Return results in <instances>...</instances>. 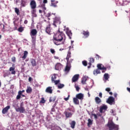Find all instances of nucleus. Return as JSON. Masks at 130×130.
I'll return each instance as SVG.
<instances>
[{"mask_svg": "<svg viewBox=\"0 0 130 130\" xmlns=\"http://www.w3.org/2000/svg\"><path fill=\"white\" fill-rule=\"evenodd\" d=\"M52 41L55 45H61V44H64V42L66 41V35L63 32H57L53 36Z\"/></svg>", "mask_w": 130, "mask_h": 130, "instance_id": "f257e3e1", "label": "nucleus"}, {"mask_svg": "<svg viewBox=\"0 0 130 130\" xmlns=\"http://www.w3.org/2000/svg\"><path fill=\"white\" fill-rule=\"evenodd\" d=\"M107 126L109 127V130L118 129V126L115 125L113 122H108Z\"/></svg>", "mask_w": 130, "mask_h": 130, "instance_id": "f03ea898", "label": "nucleus"}, {"mask_svg": "<svg viewBox=\"0 0 130 130\" xmlns=\"http://www.w3.org/2000/svg\"><path fill=\"white\" fill-rule=\"evenodd\" d=\"M16 4H20V6L22 7H26V4H27V0H16Z\"/></svg>", "mask_w": 130, "mask_h": 130, "instance_id": "7ed1b4c3", "label": "nucleus"}, {"mask_svg": "<svg viewBox=\"0 0 130 130\" xmlns=\"http://www.w3.org/2000/svg\"><path fill=\"white\" fill-rule=\"evenodd\" d=\"M23 106H24V104H23V103H21L20 104V108L16 109V111L17 112H20V113H24V112H25V108H24Z\"/></svg>", "mask_w": 130, "mask_h": 130, "instance_id": "20e7f679", "label": "nucleus"}, {"mask_svg": "<svg viewBox=\"0 0 130 130\" xmlns=\"http://www.w3.org/2000/svg\"><path fill=\"white\" fill-rule=\"evenodd\" d=\"M60 18L55 17L54 18V22H53V25L54 26H55L56 27V25H59L60 24Z\"/></svg>", "mask_w": 130, "mask_h": 130, "instance_id": "39448f33", "label": "nucleus"}, {"mask_svg": "<svg viewBox=\"0 0 130 130\" xmlns=\"http://www.w3.org/2000/svg\"><path fill=\"white\" fill-rule=\"evenodd\" d=\"M114 100V98L113 96H110L107 100V103H108V104H110V105H112V104H114L115 103Z\"/></svg>", "mask_w": 130, "mask_h": 130, "instance_id": "423d86ee", "label": "nucleus"}, {"mask_svg": "<svg viewBox=\"0 0 130 130\" xmlns=\"http://www.w3.org/2000/svg\"><path fill=\"white\" fill-rule=\"evenodd\" d=\"M51 25L50 23L48 24V25H47L45 29V31L47 32V34H49V35H51Z\"/></svg>", "mask_w": 130, "mask_h": 130, "instance_id": "0eeeda50", "label": "nucleus"}, {"mask_svg": "<svg viewBox=\"0 0 130 130\" xmlns=\"http://www.w3.org/2000/svg\"><path fill=\"white\" fill-rule=\"evenodd\" d=\"M79 77H80V75L79 74L75 75L72 79V82L75 83V82H77L78 80H79Z\"/></svg>", "mask_w": 130, "mask_h": 130, "instance_id": "6e6552de", "label": "nucleus"}, {"mask_svg": "<svg viewBox=\"0 0 130 130\" xmlns=\"http://www.w3.org/2000/svg\"><path fill=\"white\" fill-rule=\"evenodd\" d=\"M31 9H36V2L35 0H32L30 3Z\"/></svg>", "mask_w": 130, "mask_h": 130, "instance_id": "1a4fd4ad", "label": "nucleus"}, {"mask_svg": "<svg viewBox=\"0 0 130 130\" xmlns=\"http://www.w3.org/2000/svg\"><path fill=\"white\" fill-rule=\"evenodd\" d=\"M11 108V106H7L5 108H3L2 110L3 114H6V113H8V111H9V109Z\"/></svg>", "mask_w": 130, "mask_h": 130, "instance_id": "9d476101", "label": "nucleus"}, {"mask_svg": "<svg viewBox=\"0 0 130 130\" xmlns=\"http://www.w3.org/2000/svg\"><path fill=\"white\" fill-rule=\"evenodd\" d=\"M107 108H108V107L106 105H103L100 108V112L101 113H103V110L105 111L106 110H107Z\"/></svg>", "mask_w": 130, "mask_h": 130, "instance_id": "9b49d317", "label": "nucleus"}, {"mask_svg": "<svg viewBox=\"0 0 130 130\" xmlns=\"http://www.w3.org/2000/svg\"><path fill=\"white\" fill-rule=\"evenodd\" d=\"M82 34L84 36V38H88L90 36V32L88 30H83Z\"/></svg>", "mask_w": 130, "mask_h": 130, "instance_id": "f8f14e48", "label": "nucleus"}, {"mask_svg": "<svg viewBox=\"0 0 130 130\" xmlns=\"http://www.w3.org/2000/svg\"><path fill=\"white\" fill-rule=\"evenodd\" d=\"M53 90L52 89V87L49 86L45 89L46 93H48L49 94H52Z\"/></svg>", "mask_w": 130, "mask_h": 130, "instance_id": "ddd939ff", "label": "nucleus"}, {"mask_svg": "<svg viewBox=\"0 0 130 130\" xmlns=\"http://www.w3.org/2000/svg\"><path fill=\"white\" fill-rule=\"evenodd\" d=\"M64 114H65L66 118H70V117L73 116V113L72 112H69L67 111L64 112Z\"/></svg>", "mask_w": 130, "mask_h": 130, "instance_id": "4468645a", "label": "nucleus"}, {"mask_svg": "<svg viewBox=\"0 0 130 130\" xmlns=\"http://www.w3.org/2000/svg\"><path fill=\"white\" fill-rule=\"evenodd\" d=\"M46 16L48 18L49 20H50V18L53 19L55 17V13H49L46 14Z\"/></svg>", "mask_w": 130, "mask_h": 130, "instance_id": "2eb2a0df", "label": "nucleus"}, {"mask_svg": "<svg viewBox=\"0 0 130 130\" xmlns=\"http://www.w3.org/2000/svg\"><path fill=\"white\" fill-rule=\"evenodd\" d=\"M76 97L77 99H79V100H83V99H84V94L82 93H80L76 94Z\"/></svg>", "mask_w": 130, "mask_h": 130, "instance_id": "dca6fc26", "label": "nucleus"}, {"mask_svg": "<svg viewBox=\"0 0 130 130\" xmlns=\"http://www.w3.org/2000/svg\"><path fill=\"white\" fill-rule=\"evenodd\" d=\"M62 68V65L60 63H58L55 65V69L57 71H60Z\"/></svg>", "mask_w": 130, "mask_h": 130, "instance_id": "f3484780", "label": "nucleus"}, {"mask_svg": "<svg viewBox=\"0 0 130 130\" xmlns=\"http://www.w3.org/2000/svg\"><path fill=\"white\" fill-rule=\"evenodd\" d=\"M66 34L68 35V36L69 37L70 39H72V36H73V34L72 33V31L69 29H67L66 30Z\"/></svg>", "mask_w": 130, "mask_h": 130, "instance_id": "a211bd4d", "label": "nucleus"}, {"mask_svg": "<svg viewBox=\"0 0 130 130\" xmlns=\"http://www.w3.org/2000/svg\"><path fill=\"white\" fill-rule=\"evenodd\" d=\"M41 7L42 10H39V12L40 14L43 13V12H45V10H46V8H45V4H42L41 5Z\"/></svg>", "mask_w": 130, "mask_h": 130, "instance_id": "6ab92c4d", "label": "nucleus"}, {"mask_svg": "<svg viewBox=\"0 0 130 130\" xmlns=\"http://www.w3.org/2000/svg\"><path fill=\"white\" fill-rule=\"evenodd\" d=\"M31 36H36L37 35V30L36 29H32L30 31Z\"/></svg>", "mask_w": 130, "mask_h": 130, "instance_id": "aec40b11", "label": "nucleus"}, {"mask_svg": "<svg viewBox=\"0 0 130 130\" xmlns=\"http://www.w3.org/2000/svg\"><path fill=\"white\" fill-rule=\"evenodd\" d=\"M94 101L95 103H96V104H100V103L102 102V101L98 96H96L95 98Z\"/></svg>", "mask_w": 130, "mask_h": 130, "instance_id": "412c9836", "label": "nucleus"}, {"mask_svg": "<svg viewBox=\"0 0 130 130\" xmlns=\"http://www.w3.org/2000/svg\"><path fill=\"white\" fill-rule=\"evenodd\" d=\"M70 124L71 125V128H75V126H76V121L75 120H73L71 122H70Z\"/></svg>", "mask_w": 130, "mask_h": 130, "instance_id": "4be33fe9", "label": "nucleus"}, {"mask_svg": "<svg viewBox=\"0 0 130 130\" xmlns=\"http://www.w3.org/2000/svg\"><path fill=\"white\" fill-rule=\"evenodd\" d=\"M70 58H71V52L69 51L66 57V60L67 63H70L71 62L69 61Z\"/></svg>", "mask_w": 130, "mask_h": 130, "instance_id": "5701e85b", "label": "nucleus"}, {"mask_svg": "<svg viewBox=\"0 0 130 130\" xmlns=\"http://www.w3.org/2000/svg\"><path fill=\"white\" fill-rule=\"evenodd\" d=\"M9 72H11V75H16V71H15L14 67H10L9 69Z\"/></svg>", "mask_w": 130, "mask_h": 130, "instance_id": "b1692460", "label": "nucleus"}, {"mask_svg": "<svg viewBox=\"0 0 130 130\" xmlns=\"http://www.w3.org/2000/svg\"><path fill=\"white\" fill-rule=\"evenodd\" d=\"M30 63L31 64L32 67H36V60L35 59H30Z\"/></svg>", "mask_w": 130, "mask_h": 130, "instance_id": "393cba45", "label": "nucleus"}, {"mask_svg": "<svg viewBox=\"0 0 130 130\" xmlns=\"http://www.w3.org/2000/svg\"><path fill=\"white\" fill-rule=\"evenodd\" d=\"M99 74H101V72L100 71V70L99 69H96L93 71V75L94 76H97V75H98Z\"/></svg>", "mask_w": 130, "mask_h": 130, "instance_id": "a878e982", "label": "nucleus"}, {"mask_svg": "<svg viewBox=\"0 0 130 130\" xmlns=\"http://www.w3.org/2000/svg\"><path fill=\"white\" fill-rule=\"evenodd\" d=\"M28 55V51H24L23 53V56L22 57V59H26Z\"/></svg>", "mask_w": 130, "mask_h": 130, "instance_id": "bb28decb", "label": "nucleus"}, {"mask_svg": "<svg viewBox=\"0 0 130 130\" xmlns=\"http://www.w3.org/2000/svg\"><path fill=\"white\" fill-rule=\"evenodd\" d=\"M31 14L33 17H37V14H36V8L31 9Z\"/></svg>", "mask_w": 130, "mask_h": 130, "instance_id": "cd10ccee", "label": "nucleus"}, {"mask_svg": "<svg viewBox=\"0 0 130 130\" xmlns=\"http://www.w3.org/2000/svg\"><path fill=\"white\" fill-rule=\"evenodd\" d=\"M78 99L77 98H73V102L74 104H76V105H78L79 104V102Z\"/></svg>", "mask_w": 130, "mask_h": 130, "instance_id": "c85d7f7f", "label": "nucleus"}, {"mask_svg": "<svg viewBox=\"0 0 130 130\" xmlns=\"http://www.w3.org/2000/svg\"><path fill=\"white\" fill-rule=\"evenodd\" d=\"M86 81H87V78H86L85 77H84L83 78H82V80H81L82 84H83V85L86 84Z\"/></svg>", "mask_w": 130, "mask_h": 130, "instance_id": "c756f323", "label": "nucleus"}, {"mask_svg": "<svg viewBox=\"0 0 130 130\" xmlns=\"http://www.w3.org/2000/svg\"><path fill=\"white\" fill-rule=\"evenodd\" d=\"M55 80H56V74H54L51 77V82H54Z\"/></svg>", "mask_w": 130, "mask_h": 130, "instance_id": "7c9ffc66", "label": "nucleus"}, {"mask_svg": "<svg viewBox=\"0 0 130 130\" xmlns=\"http://www.w3.org/2000/svg\"><path fill=\"white\" fill-rule=\"evenodd\" d=\"M14 10L16 15H17V16H20V10L17 8H15Z\"/></svg>", "mask_w": 130, "mask_h": 130, "instance_id": "2f4dec72", "label": "nucleus"}, {"mask_svg": "<svg viewBox=\"0 0 130 130\" xmlns=\"http://www.w3.org/2000/svg\"><path fill=\"white\" fill-rule=\"evenodd\" d=\"M57 87H58V89H62V88H63V87H64V84L59 83L57 85Z\"/></svg>", "mask_w": 130, "mask_h": 130, "instance_id": "473e14b6", "label": "nucleus"}, {"mask_svg": "<svg viewBox=\"0 0 130 130\" xmlns=\"http://www.w3.org/2000/svg\"><path fill=\"white\" fill-rule=\"evenodd\" d=\"M26 91V93H28V94L29 93H31L32 92V88H31L30 87H27Z\"/></svg>", "mask_w": 130, "mask_h": 130, "instance_id": "72a5a7b5", "label": "nucleus"}, {"mask_svg": "<svg viewBox=\"0 0 130 130\" xmlns=\"http://www.w3.org/2000/svg\"><path fill=\"white\" fill-rule=\"evenodd\" d=\"M88 123H87V125L89 126V125H92L93 123V121H92L90 119H88Z\"/></svg>", "mask_w": 130, "mask_h": 130, "instance_id": "f704fd0d", "label": "nucleus"}, {"mask_svg": "<svg viewBox=\"0 0 130 130\" xmlns=\"http://www.w3.org/2000/svg\"><path fill=\"white\" fill-rule=\"evenodd\" d=\"M58 1H56L54 3H51V6L52 7H54V8H56L57 5L56 4H58Z\"/></svg>", "mask_w": 130, "mask_h": 130, "instance_id": "c9c22d12", "label": "nucleus"}, {"mask_svg": "<svg viewBox=\"0 0 130 130\" xmlns=\"http://www.w3.org/2000/svg\"><path fill=\"white\" fill-rule=\"evenodd\" d=\"M18 31L19 32H20V33H22V32H23V31H24V27L22 26H20V27L18 28Z\"/></svg>", "mask_w": 130, "mask_h": 130, "instance_id": "e433bc0d", "label": "nucleus"}, {"mask_svg": "<svg viewBox=\"0 0 130 130\" xmlns=\"http://www.w3.org/2000/svg\"><path fill=\"white\" fill-rule=\"evenodd\" d=\"M104 77L105 80H108V79H109V75H108V74L106 73L104 74Z\"/></svg>", "mask_w": 130, "mask_h": 130, "instance_id": "4c0bfd02", "label": "nucleus"}, {"mask_svg": "<svg viewBox=\"0 0 130 130\" xmlns=\"http://www.w3.org/2000/svg\"><path fill=\"white\" fill-rule=\"evenodd\" d=\"M52 83H54L55 85H58V84L60 83V80H55L52 82Z\"/></svg>", "mask_w": 130, "mask_h": 130, "instance_id": "58836bf2", "label": "nucleus"}, {"mask_svg": "<svg viewBox=\"0 0 130 130\" xmlns=\"http://www.w3.org/2000/svg\"><path fill=\"white\" fill-rule=\"evenodd\" d=\"M71 70V67L69 66H67L65 68V72H70V70Z\"/></svg>", "mask_w": 130, "mask_h": 130, "instance_id": "ea45409f", "label": "nucleus"}, {"mask_svg": "<svg viewBox=\"0 0 130 130\" xmlns=\"http://www.w3.org/2000/svg\"><path fill=\"white\" fill-rule=\"evenodd\" d=\"M102 64H98L97 68L98 70H102Z\"/></svg>", "mask_w": 130, "mask_h": 130, "instance_id": "a19ab883", "label": "nucleus"}, {"mask_svg": "<svg viewBox=\"0 0 130 130\" xmlns=\"http://www.w3.org/2000/svg\"><path fill=\"white\" fill-rule=\"evenodd\" d=\"M54 101H55V98H50L49 102H54Z\"/></svg>", "mask_w": 130, "mask_h": 130, "instance_id": "79ce46f5", "label": "nucleus"}, {"mask_svg": "<svg viewBox=\"0 0 130 130\" xmlns=\"http://www.w3.org/2000/svg\"><path fill=\"white\" fill-rule=\"evenodd\" d=\"M82 64H83L84 67H87V66H88V63L87 62V61L84 60L82 61Z\"/></svg>", "mask_w": 130, "mask_h": 130, "instance_id": "37998d69", "label": "nucleus"}, {"mask_svg": "<svg viewBox=\"0 0 130 130\" xmlns=\"http://www.w3.org/2000/svg\"><path fill=\"white\" fill-rule=\"evenodd\" d=\"M102 70H103L102 73H105V71H107V68L106 67H104V66H103L102 67Z\"/></svg>", "mask_w": 130, "mask_h": 130, "instance_id": "c03bdc74", "label": "nucleus"}, {"mask_svg": "<svg viewBox=\"0 0 130 130\" xmlns=\"http://www.w3.org/2000/svg\"><path fill=\"white\" fill-rule=\"evenodd\" d=\"M95 61V59L93 58L90 57L89 58V62H92L93 63Z\"/></svg>", "mask_w": 130, "mask_h": 130, "instance_id": "a18cd8bd", "label": "nucleus"}, {"mask_svg": "<svg viewBox=\"0 0 130 130\" xmlns=\"http://www.w3.org/2000/svg\"><path fill=\"white\" fill-rule=\"evenodd\" d=\"M40 103L44 104L45 103V100H44V98H42L41 100L40 101Z\"/></svg>", "mask_w": 130, "mask_h": 130, "instance_id": "49530a36", "label": "nucleus"}, {"mask_svg": "<svg viewBox=\"0 0 130 130\" xmlns=\"http://www.w3.org/2000/svg\"><path fill=\"white\" fill-rule=\"evenodd\" d=\"M12 61L13 62H16V57L13 56L11 58Z\"/></svg>", "mask_w": 130, "mask_h": 130, "instance_id": "de8ad7c7", "label": "nucleus"}, {"mask_svg": "<svg viewBox=\"0 0 130 130\" xmlns=\"http://www.w3.org/2000/svg\"><path fill=\"white\" fill-rule=\"evenodd\" d=\"M50 52H51L52 54H54V53H55V50H54V49H51Z\"/></svg>", "mask_w": 130, "mask_h": 130, "instance_id": "09e8293b", "label": "nucleus"}, {"mask_svg": "<svg viewBox=\"0 0 130 130\" xmlns=\"http://www.w3.org/2000/svg\"><path fill=\"white\" fill-rule=\"evenodd\" d=\"M92 116H94L95 119H98V116H97V115H96L95 114H92Z\"/></svg>", "mask_w": 130, "mask_h": 130, "instance_id": "8fccbe9b", "label": "nucleus"}, {"mask_svg": "<svg viewBox=\"0 0 130 130\" xmlns=\"http://www.w3.org/2000/svg\"><path fill=\"white\" fill-rule=\"evenodd\" d=\"M105 90L107 92H110V91H111V89L109 87L106 88Z\"/></svg>", "mask_w": 130, "mask_h": 130, "instance_id": "3c124183", "label": "nucleus"}, {"mask_svg": "<svg viewBox=\"0 0 130 130\" xmlns=\"http://www.w3.org/2000/svg\"><path fill=\"white\" fill-rule=\"evenodd\" d=\"M75 88L76 91H77V92H79V90H80V87H79L78 86H75Z\"/></svg>", "mask_w": 130, "mask_h": 130, "instance_id": "603ef678", "label": "nucleus"}, {"mask_svg": "<svg viewBox=\"0 0 130 130\" xmlns=\"http://www.w3.org/2000/svg\"><path fill=\"white\" fill-rule=\"evenodd\" d=\"M21 99V95L20 94H18L16 96V99L17 100H19V99Z\"/></svg>", "mask_w": 130, "mask_h": 130, "instance_id": "864d4df0", "label": "nucleus"}, {"mask_svg": "<svg viewBox=\"0 0 130 130\" xmlns=\"http://www.w3.org/2000/svg\"><path fill=\"white\" fill-rule=\"evenodd\" d=\"M69 99H70V95H68V97L64 98V100H65V101H68V100H69Z\"/></svg>", "mask_w": 130, "mask_h": 130, "instance_id": "5fc2aeb1", "label": "nucleus"}, {"mask_svg": "<svg viewBox=\"0 0 130 130\" xmlns=\"http://www.w3.org/2000/svg\"><path fill=\"white\" fill-rule=\"evenodd\" d=\"M96 59L99 60V58H100V56H99L98 54H96Z\"/></svg>", "mask_w": 130, "mask_h": 130, "instance_id": "6e6d98bb", "label": "nucleus"}, {"mask_svg": "<svg viewBox=\"0 0 130 130\" xmlns=\"http://www.w3.org/2000/svg\"><path fill=\"white\" fill-rule=\"evenodd\" d=\"M100 98H102V92H100L99 94Z\"/></svg>", "mask_w": 130, "mask_h": 130, "instance_id": "4d7b16f0", "label": "nucleus"}, {"mask_svg": "<svg viewBox=\"0 0 130 130\" xmlns=\"http://www.w3.org/2000/svg\"><path fill=\"white\" fill-rule=\"evenodd\" d=\"M22 91H21V90H19V91H18V95H22Z\"/></svg>", "mask_w": 130, "mask_h": 130, "instance_id": "13d9d810", "label": "nucleus"}, {"mask_svg": "<svg viewBox=\"0 0 130 130\" xmlns=\"http://www.w3.org/2000/svg\"><path fill=\"white\" fill-rule=\"evenodd\" d=\"M44 4H47V0H43V5Z\"/></svg>", "mask_w": 130, "mask_h": 130, "instance_id": "bf43d9fd", "label": "nucleus"}, {"mask_svg": "<svg viewBox=\"0 0 130 130\" xmlns=\"http://www.w3.org/2000/svg\"><path fill=\"white\" fill-rule=\"evenodd\" d=\"M28 81H29V82H31V81H32V77H29L28 78Z\"/></svg>", "mask_w": 130, "mask_h": 130, "instance_id": "052dcab7", "label": "nucleus"}, {"mask_svg": "<svg viewBox=\"0 0 130 130\" xmlns=\"http://www.w3.org/2000/svg\"><path fill=\"white\" fill-rule=\"evenodd\" d=\"M24 24H28V20H24Z\"/></svg>", "mask_w": 130, "mask_h": 130, "instance_id": "680f3d73", "label": "nucleus"}, {"mask_svg": "<svg viewBox=\"0 0 130 130\" xmlns=\"http://www.w3.org/2000/svg\"><path fill=\"white\" fill-rule=\"evenodd\" d=\"M114 96L115 98H116V97H117V93H115L114 94Z\"/></svg>", "mask_w": 130, "mask_h": 130, "instance_id": "e2e57ef3", "label": "nucleus"}, {"mask_svg": "<svg viewBox=\"0 0 130 130\" xmlns=\"http://www.w3.org/2000/svg\"><path fill=\"white\" fill-rule=\"evenodd\" d=\"M88 66H92V62H90L88 63Z\"/></svg>", "mask_w": 130, "mask_h": 130, "instance_id": "0e129e2a", "label": "nucleus"}, {"mask_svg": "<svg viewBox=\"0 0 130 130\" xmlns=\"http://www.w3.org/2000/svg\"><path fill=\"white\" fill-rule=\"evenodd\" d=\"M52 130H58V129H57L56 127H54V128L52 129Z\"/></svg>", "mask_w": 130, "mask_h": 130, "instance_id": "69168bd1", "label": "nucleus"}, {"mask_svg": "<svg viewBox=\"0 0 130 130\" xmlns=\"http://www.w3.org/2000/svg\"><path fill=\"white\" fill-rule=\"evenodd\" d=\"M54 58H55V59H58L59 58L57 56H54Z\"/></svg>", "mask_w": 130, "mask_h": 130, "instance_id": "338daca9", "label": "nucleus"}, {"mask_svg": "<svg viewBox=\"0 0 130 130\" xmlns=\"http://www.w3.org/2000/svg\"><path fill=\"white\" fill-rule=\"evenodd\" d=\"M51 3H55V2L56 1H55V0H51Z\"/></svg>", "mask_w": 130, "mask_h": 130, "instance_id": "774afa93", "label": "nucleus"}]
</instances>
